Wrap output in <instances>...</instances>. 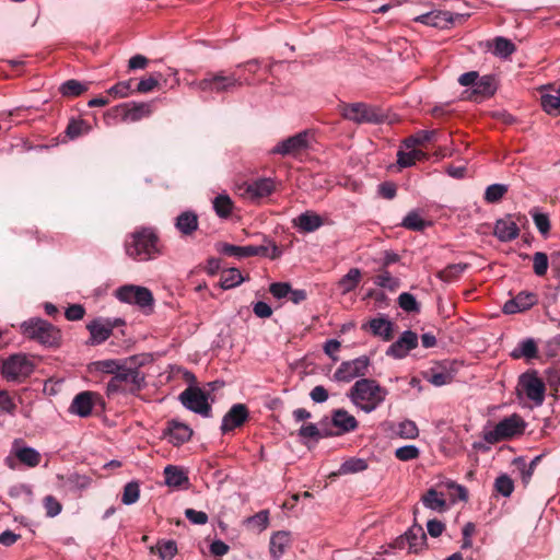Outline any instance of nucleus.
<instances>
[{"label": "nucleus", "mask_w": 560, "mask_h": 560, "mask_svg": "<svg viewBox=\"0 0 560 560\" xmlns=\"http://www.w3.org/2000/svg\"><path fill=\"white\" fill-rule=\"evenodd\" d=\"M165 483L170 487H180L188 482V477L185 471L173 465H167L164 468Z\"/></svg>", "instance_id": "obj_40"}, {"label": "nucleus", "mask_w": 560, "mask_h": 560, "mask_svg": "<svg viewBox=\"0 0 560 560\" xmlns=\"http://www.w3.org/2000/svg\"><path fill=\"white\" fill-rule=\"evenodd\" d=\"M215 214L221 219H228L234 209V203L228 194H220L212 200Z\"/></svg>", "instance_id": "obj_37"}, {"label": "nucleus", "mask_w": 560, "mask_h": 560, "mask_svg": "<svg viewBox=\"0 0 560 560\" xmlns=\"http://www.w3.org/2000/svg\"><path fill=\"white\" fill-rule=\"evenodd\" d=\"M308 147V132L302 131L292 137L280 141L271 152L280 155H296L307 149Z\"/></svg>", "instance_id": "obj_16"}, {"label": "nucleus", "mask_w": 560, "mask_h": 560, "mask_svg": "<svg viewBox=\"0 0 560 560\" xmlns=\"http://www.w3.org/2000/svg\"><path fill=\"white\" fill-rule=\"evenodd\" d=\"M374 284L386 289L390 292L396 291L400 287V280L388 271V269L380 268L378 273L373 279Z\"/></svg>", "instance_id": "obj_39"}, {"label": "nucleus", "mask_w": 560, "mask_h": 560, "mask_svg": "<svg viewBox=\"0 0 560 560\" xmlns=\"http://www.w3.org/2000/svg\"><path fill=\"white\" fill-rule=\"evenodd\" d=\"M368 468V464L362 458H349L346 462H343L340 466V474H354L363 471Z\"/></svg>", "instance_id": "obj_58"}, {"label": "nucleus", "mask_w": 560, "mask_h": 560, "mask_svg": "<svg viewBox=\"0 0 560 560\" xmlns=\"http://www.w3.org/2000/svg\"><path fill=\"white\" fill-rule=\"evenodd\" d=\"M33 361L23 353H15L2 362L1 374L9 382L21 383L34 371Z\"/></svg>", "instance_id": "obj_9"}, {"label": "nucleus", "mask_w": 560, "mask_h": 560, "mask_svg": "<svg viewBox=\"0 0 560 560\" xmlns=\"http://www.w3.org/2000/svg\"><path fill=\"white\" fill-rule=\"evenodd\" d=\"M468 265L464 262L452 264L439 271L438 277L444 282L456 281L467 269Z\"/></svg>", "instance_id": "obj_45"}, {"label": "nucleus", "mask_w": 560, "mask_h": 560, "mask_svg": "<svg viewBox=\"0 0 560 560\" xmlns=\"http://www.w3.org/2000/svg\"><path fill=\"white\" fill-rule=\"evenodd\" d=\"M331 424L337 429L336 432H332V436L353 432L359 427V422L354 416L342 408L336 409L331 412Z\"/></svg>", "instance_id": "obj_20"}, {"label": "nucleus", "mask_w": 560, "mask_h": 560, "mask_svg": "<svg viewBox=\"0 0 560 560\" xmlns=\"http://www.w3.org/2000/svg\"><path fill=\"white\" fill-rule=\"evenodd\" d=\"M281 252L276 243L267 241V244L252 245V256L268 257L276 259L280 256Z\"/></svg>", "instance_id": "obj_47"}, {"label": "nucleus", "mask_w": 560, "mask_h": 560, "mask_svg": "<svg viewBox=\"0 0 560 560\" xmlns=\"http://www.w3.org/2000/svg\"><path fill=\"white\" fill-rule=\"evenodd\" d=\"M361 279V270L359 268H351L337 283L340 293L346 295L352 292L359 285Z\"/></svg>", "instance_id": "obj_32"}, {"label": "nucleus", "mask_w": 560, "mask_h": 560, "mask_svg": "<svg viewBox=\"0 0 560 560\" xmlns=\"http://www.w3.org/2000/svg\"><path fill=\"white\" fill-rule=\"evenodd\" d=\"M409 150L410 151H408V152L402 151V150H399L397 152V164L400 167H410V166L415 165V163L417 161L427 159L425 152H423L421 150H417L415 148L409 149Z\"/></svg>", "instance_id": "obj_41"}, {"label": "nucleus", "mask_w": 560, "mask_h": 560, "mask_svg": "<svg viewBox=\"0 0 560 560\" xmlns=\"http://www.w3.org/2000/svg\"><path fill=\"white\" fill-rule=\"evenodd\" d=\"M538 303V295L534 292L522 291L513 299L506 301L502 307L504 314H516L528 311Z\"/></svg>", "instance_id": "obj_18"}, {"label": "nucleus", "mask_w": 560, "mask_h": 560, "mask_svg": "<svg viewBox=\"0 0 560 560\" xmlns=\"http://www.w3.org/2000/svg\"><path fill=\"white\" fill-rule=\"evenodd\" d=\"M92 483V478L88 475L72 472L67 477V485L73 491H82L88 489Z\"/></svg>", "instance_id": "obj_52"}, {"label": "nucleus", "mask_w": 560, "mask_h": 560, "mask_svg": "<svg viewBox=\"0 0 560 560\" xmlns=\"http://www.w3.org/2000/svg\"><path fill=\"white\" fill-rule=\"evenodd\" d=\"M43 505L47 517H56L62 511V504L51 494L43 499Z\"/></svg>", "instance_id": "obj_64"}, {"label": "nucleus", "mask_w": 560, "mask_h": 560, "mask_svg": "<svg viewBox=\"0 0 560 560\" xmlns=\"http://www.w3.org/2000/svg\"><path fill=\"white\" fill-rule=\"evenodd\" d=\"M525 428L524 419L520 415L513 413L503 418L493 428L485 429L482 439L489 444H495L523 434Z\"/></svg>", "instance_id": "obj_6"}, {"label": "nucleus", "mask_w": 560, "mask_h": 560, "mask_svg": "<svg viewBox=\"0 0 560 560\" xmlns=\"http://www.w3.org/2000/svg\"><path fill=\"white\" fill-rule=\"evenodd\" d=\"M529 214L532 215L533 221L540 234L542 236H547L550 231V220L548 214L540 212L538 208H533L529 211Z\"/></svg>", "instance_id": "obj_54"}, {"label": "nucleus", "mask_w": 560, "mask_h": 560, "mask_svg": "<svg viewBox=\"0 0 560 560\" xmlns=\"http://www.w3.org/2000/svg\"><path fill=\"white\" fill-rule=\"evenodd\" d=\"M165 435L168 436L170 443L174 446H179L191 439L192 430L189 425L176 420L168 421Z\"/></svg>", "instance_id": "obj_22"}, {"label": "nucleus", "mask_w": 560, "mask_h": 560, "mask_svg": "<svg viewBox=\"0 0 560 560\" xmlns=\"http://www.w3.org/2000/svg\"><path fill=\"white\" fill-rule=\"evenodd\" d=\"M151 551L158 552L162 560H172L177 553V545L174 540H160Z\"/></svg>", "instance_id": "obj_46"}, {"label": "nucleus", "mask_w": 560, "mask_h": 560, "mask_svg": "<svg viewBox=\"0 0 560 560\" xmlns=\"http://www.w3.org/2000/svg\"><path fill=\"white\" fill-rule=\"evenodd\" d=\"M427 545V535L420 525H412L404 535L397 537L393 542L394 548L404 549L408 547L409 552L418 553Z\"/></svg>", "instance_id": "obj_15"}, {"label": "nucleus", "mask_w": 560, "mask_h": 560, "mask_svg": "<svg viewBox=\"0 0 560 560\" xmlns=\"http://www.w3.org/2000/svg\"><path fill=\"white\" fill-rule=\"evenodd\" d=\"M549 266L548 256L542 252H537L533 255V270L538 277H544L547 273Z\"/></svg>", "instance_id": "obj_61"}, {"label": "nucleus", "mask_w": 560, "mask_h": 560, "mask_svg": "<svg viewBox=\"0 0 560 560\" xmlns=\"http://www.w3.org/2000/svg\"><path fill=\"white\" fill-rule=\"evenodd\" d=\"M299 436L301 439H311L318 441L319 439L332 436L331 431H322L316 424L307 423L303 424L299 430Z\"/></svg>", "instance_id": "obj_48"}, {"label": "nucleus", "mask_w": 560, "mask_h": 560, "mask_svg": "<svg viewBox=\"0 0 560 560\" xmlns=\"http://www.w3.org/2000/svg\"><path fill=\"white\" fill-rule=\"evenodd\" d=\"M423 505L430 510L443 512L446 510L447 504L443 493L438 492L435 489H429L421 499Z\"/></svg>", "instance_id": "obj_34"}, {"label": "nucleus", "mask_w": 560, "mask_h": 560, "mask_svg": "<svg viewBox=\"0 0 560 560\" xmlns=\"http://www.w3.org/2000/svg\"><path fill=\"white\" fill-rule=\"evenodd\" d=\"M402 228L411 231H422L427 226V222L421 218L419 212L410 211L402 220Z\"/></svg>", "instance_id": "obj_56"}, {"label": "nucleus", "mask_w": 560, "mask_h": 560, "mask_svg": "<svg viewBox=\"0 0 560 560\" xmlns=\"http://www.w3.org/2000/svg\"><path fill=\"white\" fill-rule=\"evenodd\" d=\"M291 544V537L288 532H277L270 538L269 550L275 560L280 559Z\"/></svg>", "instance_id": "obj_30"}, {"label": "nucleus", "mask_w": 560, "mask_h": 560, "mask_svg": "<svg viewBox=\"0 0 560 560\" xmlns=\"http://www.w3.org/2000/svg\"><path fill=\"white\" fill-rule=\"evenodd\" d=\"M397 434L402 439H416L419 430L413 421L405 420L398 424Z\"/></svg>", "instance_id": "obj_63"}, {"label": "nucleus", "mask_w": 560, "mask_h": 560, "mask_svg": "<svg viewBox=\"0 0 560 560\" xmlns=\"http://www.w3.org/2000/svg\"><path fill=\"white\" fill-rule=\"evenodd\" d=\"M21 329L25 337L36 340L46 347H56L61 339L60 330L42 318H31L22 323Z\"/></svg>", "instance_id": "obj_5"}, {"label": "nucleus", "mask_w": 560, "mask_h": 560, "mask_svg": "<svg viewBox=\"0 0 560 560\" xmlns=\"http://www.w3.org/2000/svg\"><path fill=\"white\" fill-rule=\"evenodd\" d=\"M92 365L95 371L106 374H113L114 376L120 369H122V366H125V360L120 361L115 359H107L93 362Z\"/></svg>", "instance_id": "obj_49"}, {"label": "nucleus", "mask_w": 560, "mask_h": 560, "mask_svg": "<svg viewBox=\"0 0 560 560\" xmlns=\"http://www.w3.org/2000/svg\"><path fill=\"white\" fill-rule=\"evenodd\" d=\"M424 377L430 384L438 387L450 384L453 380V376L450 372L436 369H431L428 373H425Z\"/></svg>", "instance_id": "obj_53"}, {"label": "nucleus", "mask_w": 560, "mask_h": 560, "mask_svg": "<svg viewBox=\"0 0 560 560\" xmlns=\"http://www.w3.org/2000/svg\"><path fill=\"white\" fill-rule=\"evenodd\" d=\"M369 328L374 336L388 341L393 338V324L384 317L373 318L369 322Z\"/></svg>", "instance_id": "obj_33"}, {"label": "nucleus", "mask_w": 560, "mask_h": 560, "mask_svg": "<svg viewBox=\"0 0 560 560\" xmlns=\"http://www.w3.org/2000/svg\"><path fill=\"white\" fill-rule=\"evenodd\" d=\"M276 190V182L272 178L264 177L255 179L246 185L245 192L252 199L270 196Z\"/></svg>", "instance_id": "obj_24"}, {"label": "nucleus", "mask_w": 560, "mask_h": 560, "mask_svg": "<svg viewBox=\"0 0 560 560\" xmlns=\"http://www.w3.org/2000/svg\"><path fill=\"white\" fill-rule=\"evenodd\" d=\"M199 226L198 215L195 211L186 210L175 219V228L183 236L192 235Z\"/></svg>", "instance_id": "obj_28"}, {"label": "nucleus", "mask_w": 560, "mask_h": 560, "mask_svg": "<svg viewBox=\"0 0 560 560\" xmlns=\"http://www.w3.org/2000/svg\"><path fill=\"white\" fill-rule=\"evenodd\" d=\"M518 387L535 407H540L545 401L546 385L538 376L536 370L523 373L518 378Z\"/></svg>", "instance_id": "obj_10"}, {"label": "nucleus", "mask_w": 560, "mask_h": 560, "mask_svg": "<svg viewBox=\"0 0 560 560\" xmlns=\"http://www.w3.org/2000/svg\"><path fill=\"white\" fill-rule=\"evenodd\" d=\"M218 252L226 256L238 258L252 257V245L237 246L229 243H221L218 245Z\"/></svg>", "instance_id": "obj_44"}, {"label": "nucleus", "mask_w": 560, "mask_h": 560, "mask_svg": "<svg viewBox=\"0 0 560 560\" xmlns=\"http://www.w3.org/2000/svg\"><path fill=\"white\" fill-rule=\"evenodd\" d=\"M89 131L90 125L83 119H71L66 128V135L72 140Z\"/></svg>", "instance_id": "obj_51"}, {"label": "nucleus", "mask_w": 560, "mask_h": 560, "mask_svg": "<svg viewBox=\"0 0 560 560\" xmlns=\"http://www.w3.org/2000/svg\"><path fill=\"white\" fill-rule=\"evenodd\" d=\"M494 488L498 493L508 498L514 491V482L508 475L503 474L495 479Z\"/></svg>", "instance_id": "obj_60"}, {"label": "nucleus", "mask_w": 560, "mask_h": 560, "mask_svg": "<svg viewBox=\"0 0 560 560\" xmlns=\"http://www.w3.org/2000/svg\"><path fill=\"white\" fill-rule=\"evenodd\" d=\"M245 83L249 84L246 79H243L235 72L228 73L224 70H220L207 72L205 78L192 81L190 86L199 92L221 94L233 92Z\"/></svg>", "instance_id": "obj_4"}, {"label": "nucleus", "mask_w": 560, "mask_h": 560, "mask_svg": "<svg viewBox=\"0 0 560 560\" xmlns=\"http://www.w3.org/2000/svg\"><path fill=\"white\" fill-rule=\"evenodd\" d=\"M115 296L122 303L133 304L140 308L151 307L154 303L152 292L141 285H121L115 291Z\"/></svg>", "instance_id": "obj_11"}, {"label": "nucleus", "mask_w": 560, "mask_h": 560, "mask_svg": "<svg viewBox=\"0 0 560 560\" xmlns=\"http://www.w3.org/2000/svg\"><path fill=\"white\" fill-rule=\"evenodd\" d=\"M398 305L401 310L408 313H418L420 311V304L416 298L408 292H402L398 296Z\"/></svg>", "instance_id": "obj_59"}, {"label": "nucleus", "mask_w": 560, "mask_h": 560, "mask_svg": "<svg viewBox=\"0 0 560 560\" xmlns=\"http://www.w3.org/2000/svg\"><path fill=\"white\" fill-rule=\"evenodd\" d=\"M132 359L125 360V366L120 369L107 383V397L120 394H136L144 386V374L139 368L131 365Z\"/></svg>", "instance_id": "obj_3"}, {"label": "nucleus", "mask_w": 560, "mask_h": 560, "mask_svg": "<svg viewBox=\"0 0 560 560\" xmlns=\"http://www.w3.org/2000/svg\"><path fill=\"white\" fill-rule=\"evenodd\" d=\"M538 347L533 338H526L521 340L518 345L512 350L511 357L513 359H526L532 360L537 358Z\"/></svg>", "instance_id": "obj_31"}, {"label": "nucleus", "mask_w": 560, "mask_h": 560, "mask_svg": "<svg viewBox=\"0 0 560 560\" xmlns=\"http://www.w3.org/2000/svg\"><path fill=\"white\" fill-rule=\"evenodd\" d=\"M541 107L549 115L560 114V84L553 93L541 96Z\"/></svg>", "instance_id": "obj_43"}, {"label": "nucleus", "mask_w": 560, "mask_h": 560, "mask_svg": "<svg viewBox=\"0 0 560 560\" xmlns=\"http://www.w3.org/2000/svg\"><path fill=\"white\" fill-rule=\"evenodd\" d=\"M115 325L109 320H103L101 318L92 320L88 324L86 328L90 331V340L91 345H100L106 341L114 329Z\"/></svg>", "instance_id": "obj_21"}, {"label": "nucleus", "mask_w": 560, "mask_h": 560, "mask_svg": "<svg viewBox=\"0 0 560 560\" xmlns=\"http://www.w3.org/2000/svg\"><path fill=\"white\" fill-rule=\"evenodd\" d=\"M515 51V45L504 37H497L492 52L500 58H508Z\"/></svg>", "instance_id": "obj_50"}, {"label": "nucleus", "mask_w": 560, "mask_h": 560, "mask_svg": "<svg viewBox=\"0 0 560 560\" xmlns=\"http://www.w3.org/2000/svg\"><path fill=\"white\" fill-rule=\"evenodd\" d=\"M248 409L244 404H235L224 415L221 423L223 434L242 427L248 419Z\"/></svg>", "instance_id": "obj_19"}, {"label": "nucleus", "mask_w": 560, "mask_h": 560, "mask_svg": "<svg viewBox=\"0 0 560 560\" xmlns=\"http://www.w3.org/2000/svg\"><path fill=\"white\" fill-rule=\"evenodd\" d=\"M438 130H419L402 141L406 149H412L417 145H423L428 142L436 140Z\"/></svg>", "instance_id": "obj_35"}, {"label": "nucleus", "mask_w": 560, "mask_h": 560, "mask_svg": "<svg viewBox=\"0 0 560 560\" xmlns=\"http://www.w3.org/2000/svg\"><path fill=\"white\" fill-rule=\"evenodd\" d=\"M387 394L375 380L360 378L350 388L348 397L357 408L371 413L385 401Z\"/></svg>", "instance_id": "obj_2"}, {"label": "nucleus", "mask_w": 560, "mask_h": 560, "mask_svg": "<svg viewBox=\"0 0 560 560\" xmlns=\"http://www.w3.org/2000/svg\"><path fill=\"white\" fill-rule=\"evenodd\" d=\"M542 458V455H537L534 457L529 464H526L523 457H517L514 459L513 464L517 467L521 472L522 481L525 486H527L532 479V476L537 467L538 463Z\"/></svg>", "instance_id": "obj_36"}, {"label": "nucleus", "mask_w": 560, "mask_h": 560, "mask_svg": "<svg viewBox=\"0 0 560 560\" xmlns=\"http://www.w3.org/2000/svg\"><path fill=\"white\" fill-rule=\"evenodd\" d=\"M12 452L21 464L30 468L38 466L42 459L38 451L31 446L20 445V441H14Z\"/></svg>", "instance_id": "obj_26"}, {"label": "nucleus", "mask_w": 560, "mask_h": 560, "mask_svg": "<svg viewBox=\"0 0 560 560\" xmlns=\"http://www.w3.org/2000/svg\"><path fill=\"white\" fill-rule=\"evenodd\" d=\"M293 226L303 233H312L324 225L323 218L314 211L307 210L292 221Z\"/></svg>", "instance_id": "obj_23"}, {"label": "nucleus", "mask_w": 560, "mask_h": 560, "mask_svg": "<svg viewBox=\"0 0 560 560\" xmlns=\"http://www.w3.org/2000/svg\"><path fill=\"white\" fill-rule=\"evenodd\" d=\"M246 279L242 276L237 268H228L221 272L220 287L223 290H230L240 285Z\"/></svg>", "instance_id": "obj_38"}, {"label": "nucleus", "mask_w": 560, "mask_h": 560, "mask_svg": "<svg viewBox=\"0 0 560 560\" xmlns=\"http://www.w3.org/2000/svg\"><path fill=\"white\" fill-rule=\"evenodd\" d=\"M94 397L95 394L92 392H82L78 394L70 405V412L81 418L89 417L92 413L94 406Z\"/></svg>", "instance_id": "obj_27"}, {"label": "nucleus", "mask_w": 560, "mask_h": 560, "mask_svg": "<svg viewBox=\"0 0 560 560\" xmlns=\"http://www.w3.org/2000/svg\"><path fill=\"white\" fill-rule=\"evenodd\" d=\"M140 498V485L138 481H130L124 487L121 502L125 505L136 503Z\"/></svg>", "instance_id": "obj_55"}, {"label": "nucleus", "mask_w": 560, "mask_h": 560, "mask_svg": "<svg viewBox=\"0 0 560 560\" xmlns=\"http://www.w3.org/2000/svg\"><path fill=\"white\" fill-rule=\"evenodd\" d=\"M418 346V335L411 330L404 331L386 351L388 357L402 359Z\"/></svg>", "instance_id": "obj_17"}, {"label": "nucleus", "mask_w": 560, "mask_h": 560, "mask_svg": "<svg viewBox=\"0 0 560 560\" xmlns=\"http://www.w3.org/2000/svg\"><path fill=\"white\" fill-rule=\"evenodd\" d=\"M508 192V186L503 184H492L486 188L485 200L488 203L500 201Z\"/></svg>", "instance_id": "obj_57"}, {"label": "nucleus", "mask_w": 560, "mask_h": 560, "mask_svg": "<svg viewBox=\"0 0 560 560\" xmlns=\"http://www.w3.org/2000/svg\"><path fill=\"white\" fill-rule=\"evenodd\" d=\"M132 80L120 81L108 90V94L115 97H127L136 91L132 89Z\"/></svg>", "instance_id": "obj_62"}, {"label": "nucleus", "mask_w": 560, "mask_h": 560, "mask_svg": "<svg viewBox=\"0 0 560 560\" xmlns=\"http://www.w3.org/2000/svg\"><path fill=\"white\" fill-rule=\"evenodd\" d=\"M179 400L185 408L202 417L211 416V406L208 402V395L200 388L189 386L179 395Z\"/></svg>", "instance_id": "obj_13"}, {"label": "nucleus", "mask_w": 560, "mask_h": 560, "mask_svg": "<svg viewBox=\"0 0 560 560\" xmlns=\"http://www.w3.org/2000/svg\"><path fill=\"white\" fill-rule=\"evenodd\" d=\"M160 238L154 229L141 226L127 234L124 248L132 260L143 262L155 259L160 254Z\"/></svg>", "instance_id": "obj_1"}, {"label": "nucleus", "mask_w": 560, "mask_h": 560, "mask_svg": "<svg viewBox=\"0 0 560 560\" xmlns=\"http://www.w3.org/2000/svg\"><path fill=\"white\" fill-rule=\"evenodd\" d=\"M416 21L436 28H448L454 23V16L448 11H432L422 14Z\"/></svg>", "instance_id": "obj_25"}, {"label": "nucleus", "mask_w": 560, "mask_h": 560, "mask_svg": "<svg viewBox=\"0 0 560 560\" xmlns=\"http://www.w3.org/2000/svg\"><path fill=\"white\" fill-rule=\"evenodd\" d=\"M112 113L115 117H120L122 121H139L153 113V102L124 103L112 108Z\"/></svg>", "instance_id": "obj_14"}, {"label": "nucleus", "mask_w": 560, "mask_h": 560, "mask_svg": "<svg viewBox=\"0 0 560 560\" xmlns=\"http://www.w3.org/2000/svg\"><path fill=\"white\" fill-rule=\"evenodd\" d=\"M86 91H88V84L82 83L74 79L67 80L59 88V92L65 97H77Z\"/></svg>", "instance_id": "obj_42"}, {"label": "nucleus", "mask_w": 560, "mask_h": 560, "mask_svg": "<svg viewBox=\"0 0 560 560\" xmlns=\"http://www.w3.org/2000/svg\"><path fill=\"white\" fill-rule=\"evenodd\" d=\"M371 360L366 355L358 357L353 360L343 361L334 373V378L337 382H351L357 377L365 378L369 372Z\"/></svg>", "instance_id": "obj_12"}, {"label": "nucleus", "mask_w": 560, "mask_h": 560, "mask_svg": "<svg viewBox=\"0 0 560 560\" xmlns=\"http://www.w3.org/2000/svg\"><path fill=\"white\" fill-rule=\"evenodd\" d=\"M341 116L357 125L382 124L386 120L385 113L377 106L363 102L343 103L340 106Z\"/></svg>", "instance_id": "obj_8"}, {"label": "nucleus", "mask_w": 560, "mask_h": 560, "mask_svg": "<svg viewBox=\"0 0 560 560\" xmlns=\"http://www.w3.org/2000/svg\"><path fill=\"white\" fill-rule=\"evenodd\" d=\"M458 83L462 86H471L469 98L475 102L493 96L498 90V80L493 74L480 77L477 71L460 74Z\"/></svg>", "instance_id": "obj_7"}, {"label": "nucleus", "mask_w": 560, "mask_h": 560, "mask_svg": "<svg viewBox=\"0 0 560 560\" xmlns=\"http://www.w3.org/2000/svg\"><path fill=\"white\" fill-rule=\"evenodd\" d=\"M494 236L501 242H511L517 238L520 229L511 218L499 219L494 224Z\"/></svg>", "instance_id": "obj_29"}]
</instances>
